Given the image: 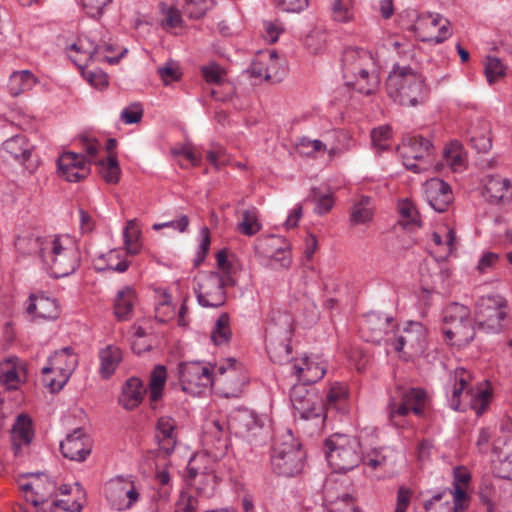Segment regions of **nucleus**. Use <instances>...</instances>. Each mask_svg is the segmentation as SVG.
<instances>
[{"instance_id": "obj_1", "label": "nucleus", "mask_w": 512, "mask_h": 512, "mask_svg": "<svg viewBox=\"0 0 512 512\" xmlns=\"http://www.w3.org/2000/svg\"><path fill=\"white\" fill-rule=\"evenodd\" d=\"M16 245L28 254H38L55 278L68 276L80 266V250L69 236H31L18 239Z\"/></svg>"}, {"instance_id": "obj_2", "label": "nucleus", "mask_w": 512, "mask_h": 512, "mask_svg": "<svg viewBox=\"0 0 512 512\" xmlns=\"http://www.w3.org/2000/svg\"><path fill=\"white\" fill-rule=\"evenodd\" d=\"M342 77L348 87L364 95L374 93L378 85L373 54L364 48L346 47L341 58Z\"/></svg>"}, {"instance_id": "obj_3", "label": "nucleus", "mask_w": 512, "mask_h": 512, "mask_svg": "<svg viewBox=\"0 0 512 512\" xmlns=\"http://www.w3.org/2000/svg\"><path fill=\"white\" fill-rule=\"evenodd\" d=\"M388 96L402 106H416L428 96L424 77L410 66L394 65L386 80Z\"/></svg>"}, {"instance_id": "obj_4", "label": "nucleus", "mask_w": 512, "mask_h": 512, "mask_svg": "<svg viewBox=\"0 0 512 512\" xmlns=\"http://www.w3.org/2000/svg\"><path fill=\"white\" fill-rule=\"evenodd\" d=\"M470 374L463 368L455 370L453 383L446 387L448 405L454 411H466L471 408L477 416H481L488 408L492 393L488 388L472 387L468 379Z\"/></svg>"}, {"instance_id": "obj_5", "label": "nucleus", "mask_w": 512, "mask_h": 512, "mask_svg": "<svg viewBox=\"0 0 512 512\" xmlns=\"http://www.w3.org/2000/svg\"><path fill=\"white\" fill-rule=\"evenodd\" d=\"M429 405V396L422 388L397 386L391 393L387 406L389 423L397 429H408L411 413L422 417Z\"/></svg>"}, {"instance_id": "obj_6", "label": "nucleus", "mask_w": 512, "mask_h": 512, "mask_svg": "<svg viewBox=\"0 0 512 512\" xmlns=\"http://www.w3.org/2000/svg\"><path fill=\"white\" fill-rule=\"evenodd\" d=\"M326 459L334 472L346 473L362 461L360 441L350 435L335 433L325 440Z\"/></svg>"}, {"instance_id": "obj_7", "label": "nucleus", "mask_w": 512, "mask_h": 512, "mask_svg": "<svg viewBox=\"0 0 512 512\" xmlns=\"http://www.w3.org/2000/svg\"><path fill=\"white\" fill-rule=\"evenodd\" d=\"M305 452L292 432H287L277 440L272 448L271 466L275 473L284 477L299 474L304 467Z\"/></svg>"}, {"instance_id": "obj_8", "label": "nucleus", "mask_w": 512, "mask_h": 512, "mask_svg": "<svg viewBox=\"0 0 512 512\" xmlns=\"http://www.w3.org/2000/svg\"><path fill=\"white\" fill-rule=\"evenodd\" d=\"M508 314L507 300L501 295L480 297L475 305L474 318L479 331L499 333Z\"/></svg>"}, {"instance_id": "obj_9", "label": "nucleus", "mask_w": 512, "mask_h": 512, "mask_svg": "<svg viewBox=\"0 0 512 512\" xmlns=\"http://www.w3.org/2000/svg\"><path fill=\"white\" fill-rule=\"evenodd\" d=\"M78 365V357L71 347H64L49 357L41 372L51 392L61 390Z\"/></svg>"}, {"instance_id": "obj_10", "label": "nucleus", "mask_w": 512, "mask_h": 512, "mask_svg": "<svg viewBox=\"0 0 512 512\" xmlns=\"http://www.w3.org/2000/svg\"><path fill=\"white\" fill-rule=\"evenodd\" d=\"M227 430L236 437L258 442L265 431V417L248 408H236L227 417Z\"/></svg>"}, {"instance_id": "obj_11", "label": "nucleus", "mask_w": 512, "mask_h": 512, "mask_svg": "<svg viewBox=\"0 0 512 512\" xmlns=\"http://www.w3.org/2000/svg\"><path fill=\"white\" fill-rule=\"evenodd\" d=\"M432 149L430 140L422 136L409 137L400 147L404 166L415 173L428 170L432 164Z\"/></svg>"}, {"instance_id": "obj_12", "label": "nucleus", "mask_w": 512, "mask_h": 512, "mask_svg": "<svg viewBox=\"0 0 512 512\" xmlns=\"http://www.w3.org/2000/svg\"><path fill=\"white\" fill-rule=\"evenodd\" d=\"M178 374L182 390L191 394L200 393L201 388H206L213 382L212 368L200 361L180 363Z\"/></svg>"}, {"instance_id": "obj_13", "label": "nucleus", "mask_w": 512, "mask_h": 512, "mask_svg": "<svg viewBox=\"0 0 512 512\" xmlns=\"http://www.w3.org/2000/svg\"><path fill=\"white\" fill-rule=\"evenodd\" d=\"M449 21L439 14H421L417 17L412 30L422 42L442 43L451 35Z\"/></svg>"}, {"instance_id": "obj_14", "label": "nucleus", "mask_w": 512, "mask_h": 512, "mask_svg": "<svg viewBox=\"0 0 512 512\" xmlns=\"http://www.w3.org/2000/svg\"><path fill=\"white\" fill-rule=\"evenodd\" d=\"M105 494L111 506L118 511L130 509L139 499L134 482L122 476L111 479L106 484Z\"/></svg>"}, {"instance_id": "obj_15", "label": "nucleus", "mask_w": 512, "mask_h": 512, "mask_svg": "<svg viewBox=\"0 0 512 512\" xmlns=\"http://www.w3.org/2000/svg\"><path fill=\"white\" fill-rule=\"evenodd\" d=\"M195 293L199 305L205 308H217L226 302V291L219 272L211 271L205 275Z\"/></svg>"}, {"instance_id": "obj_16", "label": "nucleus", "mask_w": 512, "mask_h": 512, "mask_svg": "<svg viewBox=\"0 0 512 512\" xmlns=\"http://www.w3.org/2000/svg\"><path fill=\"white\" fill-rule=\"evenodd\" d=\"M57 165L59 175L68 182H79L90 174V161L83 153L64 152Z\"/></svg>"}, {"instance_id": "obj_17", "label": "nucleus", "mask_w": 512, "mask_h": 512, "mask_svg": "<svg viewBox=\"0 0 512 512\" xmlns=\"http://www.w3.org/2000/svg\"><path fill=\"white\" fill-rule=\"evenodd\" d=\"M11 447L16 459L22 460L34 438L33 421L30 416H17L11 430Z\"/></svg>"}, {"instance_id": "obj_18", "label": "nucleus", "mask_w": 512, "mask_h": 512, "mask_svg": "<svg viewBox=\"0 0 512 512\" xmlns=\"http://www.w3.org/2000/svg\"><path fill=\"white\" fill-rule=\"evenodd\" d=\"M62 455L73 461H84L92 450V442L82 428H76L60 442Z\"/></svg>"}, {"instance_id": "obj_19", "label": "nucleus", "mask_w": 512, "mask_h": 512, "mask_svg": "<svg viewBox=\"0 0 512 512\" xmlns=\"http://www.w3.org/2000/svg\"><path fill=\"white\" fill-rule=\"evenodd\" d=\"M424 193L429 205L439 213L448 210L453 203V192L448 183L439 178H431L424 184Z\"/></svg>"}, {"instance_id": "obj_20", "label": "nucleus", "mask_w": 512, "mask_h": 512, "mask_svg": "<svg viewBox=\"0 0 512 512\" xmlns=\"http://www.w3.org/2000/svg\"><path fill=\"white\" fill-rule=\"evenodd\" d=\"M392 318L379 313H368L360 325L362 337L367 342L380 343L388 334Z\"/></svg>"}, {"instance_id": "obj_21", "label": "nucleus", "mask_w": 512, "mask_h": 512, "mask_svg": "<svg viewBox=\"0 0 512 512\" xmlns=\"http://www.w3.org/2000/svg\"><path fill=\"white\" fill-rule=\"evenodd\" d=\"M483 196L491 204L512 200V183L499 175H487L484 179Z\"/></svg>"}, {"instance_id": "obj_22", "label": "nucleus", "mask_w": 512, "mask_h": 512, "mask_svg": "<svg viewBox=\"0 0 512 512\" xmlns=\"http://www.w3.org/2000/svg\"><path fill=\"white\" fill-rule=\"evenodd\" d=\"M290 373L296 376L298 382H303V384H314L324 377L326 367L318 361L308 356H304L291 365Z\"/></svg>"}, {"instance_id": "obj_23", "label": "nucleus", "mask_w": 512, "mask_h": 512, "mask_svg": "<svg viewBox=\"0 0 512 512\" xmlns=\"http://www.w3.org/2000/svg\"><path fill=\"white\" fill-rule=\"evenodd\" d=\"M25 310L27 314L35 315L44 320H53L59 315L57 301L46 296L43 292L30 294Z\"/></svg>"}, {"instance_id": "obj_24", "label": "nucleus", "mask_w": 512, "mask_h": 512, "mask_svg": "<svg viewBox=\"0 0 512 512\" xmlns=\"http://www.w3.org/2000/svg\"><path fill=\"white\" fill-rule=\"evenodd\" d=\"M426 330L419 322H410L395 338L393 348L400 352L405 346L418 350L424 347Z\"/></svg>"}, {"instance_id": "obj_25", "label": "nucleus", "mask_w": 512, "mask_h": 512, "mask_svg": "<svg viewBox=\"0 0 512 512\" xmlns=\"http://www.w3.org/2000/svg\"><path fill=\"white\" fill-rule=\"evenodd\" d=\"M145 393L146 389L142 380L137 377H131L122 385L118 402L124 409L131 411L140 405Z\"/></svg>"}, {"instance_id": "obj_26", "label": "nucleus", "mask_w": 512, "mask_h": 512, "mask_svg": "<svg viewBox=\"0 0 512 512\" xmlns=\"http://www.w3.org/2000/svg\"><path fill=\"white\" fill-rule=\"evenodd\" d=\"M175 428L176 422L169 416H162L157 421L155 438L160 451L165 455H170L174 451L177 442Z\"/></svg>"}, {"instance_id": "obj_27", "label": "nucleus", "mask_w": 512, "mask_h": 512, "mask_svg": "<svg viewBox=\"0 0 512 512\" xmlns=\"http://www.w3.org/2000/svg\"><path fill=\"white\" fill-rule=\"evenodd\" d=\"M137 295L133 287L125 286L119 290L114 299V315L119 321H127L132 318Z\"/></svg>"}, {"instance_id": "obj_28", "label": "nucleus", "mask_w": 512, "mask_h": 512, "mask_svg": "<svg viewBox=\"0 0 512 512\" xmlns=\"http://www.w3.org/2000/svg\"><path fill=\"white\" fill-rule=\"evenodd\" d=\"M187 480L194 485L198 494L207 498L214 495L216 476L210 472H200L190 461L187 466Z\"/></svg>"}, {"instance_id": "obj_29", "label": "nucleus", "mask_w": 512, "mask_h": 512, "mask_svg": "<svg viewBox=\"0 0 512 512\" xmlns=\"http://www.w3.org/2000/svg\"><path fill=\"white\" fill-rule=\"evenodd\" d=\"M308 384L298 382L293 384L290 389V400L296 410L299 411L300 415L304 419H311L314 417H320V411H316L315 408H310V394L306 388Z\"/></svg>"}, {"instance_id": "obj_30", "label": "nucleus", "mask_w": 512, "mask_h": 512, "mask_svg": "<svg viewBox=\"0 0 512 512\" xmlns=\"http://www.w3.org/2000/svg\"><path fill=\"white\" fill-rule=\"evenodd\" d=\"M397 453L393 448L380 447L373 448L362 453V461L364 465L370 467L373 470L387 469L394 466L396 462Z\"/></svg>"}, {"instance_id": "obj_31", "label": "nucleus", "mask_w": 512, "mask_h": 512, "mask_svg": "<svg viewBox=\"0 0 512 512\" xmlns=\"http://www.w3.org/2000/svg\"><path fill=\"white\" fill-rule=\"evenodd\" d=\"M25 369L17 357H9L0 362V381L9 390H15L22 382L21 372Z\"/></svg>"}, {"instance_id": "obj_32", "label": "nucleus", "mask_w": 512, "mask_h": 512, "mask_svg": "<svg viewBox=\"0 0 512 512\" xmlns=\"http://www.w3.org/2000/svg\"><path fill=\"white\" fill-rule=\"evenodd\" d=\"M477 326L471 324L470 318L467 321H460L451 326H444L442 331L448 341H453L458 346L469 344L475 337Z\"/></svg>"}, {"instance_id": "obj_33", "label": "nucleus", "mask_w": 512, "mask_h": 512, "mask_svg": "<svg viewBox=\"0 0 512 512\" xmlns=\"http://www.w3.org/2000/svg\"><path fill=\"white\" fill-rule=\"evenodd\" d=\"M99 360L101 377L109 379L122 361V352L117 346L107 345L99 351Z\"/></svg>"}, {"instance_id": "obj_34", "label": "nucleus", "mask_w": 512, "mask_h": 512, "mask_svg": "<svg viewBox=\"0 0 512 512\" xmlns=\"http://www.w3.org/2000/svg\"><path fill=\"white\" fill-rule=\"evenodd\" d=\"M36 84V78L29 70L14 71L8 82V90L12 96L31 90Z\"/></svg>"}, {"instance_id": "obj_35", "label": "nucleus", "mask_w": 512, "mask_h": 512, "mask_svg": "<svg viewBox=\"0 0 512 512\" xmlns=\"http://www.w3.org/2000/svg\"><path fill=\"white\" fill-rule=\"evenodd\" d=\"M3 150L18 161H25L31 155L30 145L24 135H15L7 139L2 146Z\"/></svg>"}, {"instance_id": "obj_36", "label": "nucleus", "mask_w": 512, "mask_h": 512, "mask_svg": "<svg viewBox=\"0 0 512 512\" xmlns=\"http://www.w3.org/2000/svg\"><path fill=\"white\" fill-rule=\"evenodd\" d=\"M232 337V330L230 326V316L228 313H222L215 321L211 330V341L221 346L227 344Z\"/></svg>"}, {"instance_id": "obj_37", "label": "nucleus", "mask_w": 512, "mask_h": 512, "mask_svg": "<svg viewBox=\"0 0 512 512\" xmlns=\"http://www.w3.org/2000/svg\"><path fill=\"white\" fill-rule=\"evenodd\" d=\"M465 160L463 147L458 141L451 142L443 151V161L454 172L465 168Z\"/></svg>"}, {"instance_id": "obj_38", "label": "nucleus", "mask_w": 512, "mask_h": 512, "mask_svg": "<svg viewBox=\"0 0 512 512\" xmlns=\"http://www.w3.org/2000/svg\"><path fill=\"white\" fill-rule=\"evenodd\" d=\"M372 217L371 198L362 196L351 208L350 222L352 225L366 224L372 220Z\"/></svg>"}, {"instance_id": "obj_39", "label": "nucleus", "mask_w": 512, "mask_h": 512, "mask_svg": "<svg viewBox=\"0 0 512 512\" xmlns=\"http://www.w3.org/2000/svg\"><path fill=\"white\" fill-rule=\"evenodd\" d=\"M167 371L165 366L156 365L151 372L149 391L150 402H157L162 397V392L166 383Z\"/></svg>"}, {"instance_id": "obj_40", "label": "nucleus", "mask_w": 512, "mask_h": 512, "mask_svg": "<svg viewBox=\"0 0 512 512\" xmlns=\"http://www.w3.org/2000/svg\"><path fill=\"white\" fill-rule=\"evenodd\" d=\"M98 166L100 175L107 183L119 182L121 169L115 154H110L106 159L99 160Z\"/></svg>"}, {"instance_id": "obj_41", "label": "nucleus", "mask_w": 512, "mask_h": 512, "mask_svg": "<svg viewBox=\"0 0 512 512\" xmlns=\"http://www.w3.org/2000/svg\"><path fill=\"white\" fill-rule=\"evenodd\" d=\"M399 223L408 230H414L421 227L419 213L413 203L408 200L399 204Z\"/></svg>"}, {"instance_id": "obj_42", "label": "nucleus", "mask_w": 512, "mask_h": 512, "mask_svg": "<svg viewBox=\"0 0 512 512\" xmlns=\"http://www.w3.org/2000/svg\"><path fill=\"white\" fill-rule=\"evenodd\" d=\"M262 228L259 222L258 210L255 207L246 209L242 212V221L238 224V230L246 235L253 236Z\"/></svg>"}, {"instance_id": "obj_43", "label": "nucleus", "mask_w": 512, "mask_h": 512, "mask_svg": "<svg viewBox=\"0 0 512 512\" xmlns=\"http://www.w3.org/2000/svg\"><path fill=\"white\" fill-rule=\"evenodd\" d=\"M124 245L127 253L130 255H137L141 251L140 231L134 220L127 222L123 231Z\"/></svg>"}, {"instance_id": "obj_44", "label": "nucleus", "mask_w": 512, "mask_h": 512, "mask_svg": "<svg viewBox=\"0 0 512 512\" xmlns=\"http://www.w3.org/2000/svg\"><path fill=\"white\" fill-rule=\"evenodd\" d=\"M100 259L106 261L105 266L98 267L99 271H114L123 273L129 268V262L123 258V255L118 250H111L107 254H102Z\"/></svg>"}, {"instance_id": "obj_45", "label": "nucleus", "mask_w": 512, "mask_h": 512, "mask_svg": "<svg viewBox=\"0 0 512 512\" xmlns=\"http://www.w3.org/2000/svg\"><path fill=\"white\" fill-rule=\"evenodd\" d=\"M333 18L338 22H349L356 15L353 0H334L331 5Z\"/></svg>"}, {"instance_id": "obj_46", "label": "nucleus", "mask_w": 512, "mask_h": 512, "mask_svg": "<svg viewBox=\"0 0 512 512\" xmlns=\"http://www.w3.org/2000/svg\"><path fill=\"white\" fill-rule=\"evenodd\" d=\"M348 392L346 388L340 384H333L326 395L327 406L329 409L333 408L338 411H344Z\"/></svg>"}, {"instance_id": "obj_47", "label": "nucleus", "mask_w": 512, "mask_h": 512, "mask_svg": "<svg viewBox=\"0 0 512 512\" xmlns=\"http://www.w3.org/2000/svg\"><path fill=\"white\" fill-rule=\"evenodd\" d=\"M113 51L112 44H101L95 46L92 50L84 52L89 59L100 62H107L109 64H117L120 58L124 55L126 50L122 51L118 56H110L109 53Z\"/></svg>"}, {"instance_id": "obj_48", "label": "nucleus", "mask_w": 512, "mask_h": 512, "mask_svg": "<svg viewBox=\"0 0 512 512\" xmlns=\"http://www.w3.org/2000/svg\"><path fill=\"white\" fill-rule=\"evenodd\" d=\"M470 318V310L467 306L452 303L444 311V326H451L460 321H467Z\"/></svg>"}, {"instance_id": "obj_49", "label": "nucleus", "mask_w": 512, "mask_h": 512, "mask_svg": "<svg viewBox=\"0 0 512 512\" xmlns=\"http://www.w3.org/2000/svg\"><path fill=\"white\" fill-rule=\"evenodd\" d=\"M432 241L439 249H441L442 254L440 257L442 259L447 258L456 248V235L452 229H448L446 231L444 239L438 232H433Z\"/></svg>"}, {"instance_id": "obj_50", "label": "nucleus", "mask_w": 512, "mask_h": 512, "mask_svg": "<svg viewBox=\"0 0 512 512\" xmlns=\"http://www.w3.org/2000/svg\"><path fill=\"white\" fill-rule=\"evenodd\" d=\"M310 197L316 202L314 212L318 215L326 214L334 205L332 195L322 194L319 188H312Z\"/></svg>"}, {"instance_id": "obj_51", "label": "nucleus", "mask_w": 512, "mask_h": 512, "mask_svg": "<svg viewBox=\"0 0 512 512\" xmlns=\"http://www.w3.org/2000/svg\"><path fill=\"white\" fill-rule=\"evenodd\" d=\"M506 72V66L496 57H488L485 64V75L489 83L497 81L503 77Z\"/></svg>"}, {"instance_id": "obj_52", "label": "nucleus", "mask_w": 512, "mask_h": 512, "mask_svg": "<svg viewBox=\"0 0 512 512\" xmlns=\"http://www.w3.org/2000/svg\"><path fill=\"white\" fill-rule=\"evenodd\" d=\"M390 137L391 129L388 126L374 128L371 132L372 145L379 151H384L389 148L387 141Z\"/></svg>"}, {"instance_id": "obj_53", "label": "nucleus", "mask_w": 512, "mask_h": 512, "mask_svg": "<svg viewBox=\"0 0 512 512\" xmlns=\"http://www.w3.org/2000/svg\"><path fill=\"white\" fill-rule=\"evenodd\" d=\"M326 512H358V509L353 502L352 496L344 493L338 500L330 502Z\"/></svg>"}, {"instance_id": "obj_54", "label": "nucleus", "mask_w": 512, "mask_h": 512, "mask_svg": "<svg viewBox=\"0 0 512 512\" xmlns=\"http://www.w3.org/2000/svg\"><path fill=\"white\" fill-rule=\"evenodd\" d=\"M202 76L209 84L217 85L218 87L225 81V73L217 64L204 66L201 69Z\"/></svg>"}, {"instance_id": "obj_55", "label": "nucleus", "mask_w": 512, "mask_h": 512, "mask_svg": "<svg viewBox=\"0 0 512 512\" xmlns=\"http://www.w3.org/2000/svg\"><path fill=\"white\" fill-rule=\"evenodd\" d=\"M158 74L165 85L178 80L181 76L177 63L170 61L158 68Z\"/></svg>"}, {"instance_id": "obj_56", "label": "nucleus", "mask_w": 512, "mask_h": 512, "mask_svg": "<svg viewBox=\"0 0 512 512\" xmlns=\"http://www.w3.org/2000/svg\"><path fill=\"white\" fill-rule=\"evenodd\" d=\"M143 115V110L140 104L133 103L126 107L121 112V120L126 124L138 123Z\"/></svg>"}, {"instance_id": "obj_57", "label": "nucleus", "mask_w": 512, "mask_h": 512, "mask_svg": "<svg viewBox=\"0 0 512 512\" xmlns=\"http://www.w3.org/2000/svg\"><path fill=\"white\" fill-rule=\"evenodd\" d=\"M245 73L249 75L250 78L259 79V80H268L270 79V74L267 71V67L265 63L261 60L256 59L253 60L250 66L245 70Z\"/></svg>"}, {"instance_id": "obj_58", "label": "nucleus", "mask_w": 512, "mask_h": 512, "mask_svg": "<svg viewBox=\"0 0 512 512\" xmlns=\"http://www.w3.org/2000/svg\"><path fill=\"white\" fill-rule=\"evenodd\" d=\"M109 2L111 0H81L85 12L92 18L99 17Z\"/></svg>"}, {"instance_id": "obj_59", "label": "nucleus", "mask_w": 512, "mask_h": 512, "mask_svg": "<svg viewBox=\"0 0 512 512\" xmlns=\"http://www.w3.org/2000/svg\"><path fill=\"white\" fill-rule=\"evenodd\" d=\"M189 225V218L186 215H182L179 219L171 220L163 223H156L152 226V228L156 231L161 230L163 228H172L178 232H185Z\"/></svg>"}, {"instance_id": "obj_60", "label": "nucleus", "mask_w": 512, "mask_h": 512, "mask_svg": "<svg viewBox=\"0 0 512 512\" xmlns=\"http://www.w3.org/2000/svg\"><path fill=\"white\" fill-rule=\"evenodd\" d=\"M276 6L284 11L298 13L308 6V0H274Z\"/></svg>"}, {"instance_id": "obj_61", "label": "nucleus", "mask_w": 512, "mask_h": 512, "mask_svg": "<svg viewBox=\"0 0 512 512\" xmlns=\"http://www.w3.org/2000/svg\"><path fill=\"white\" fill-rule=\"evenodd\" d=\"M200 235H201V242H200V245H199V248H198V251L196 254V258H195V264L197 266L200 265L204 261L206 254L208 253L210 243H211L209 229L207 227H203L201 229Z\"/></svg>"}, {"instance_id": "obj_62", "label": "nucleus", "mask_w": 512, "mask_h": 512, "mask_svg": "<svg viewBox=\"0 0 512 512\" xmlns=\"http://www.w3.org/2000/svg\"><path fill=\"white\" fill-rule=\"evenodd\" d=\"M494 470L499 478L512 479V455H505L503 459L495 463Z\"/></svg>"}, {"instance_id": "obj_63", "label": "nucleus", "mask_w": 512, "mask_h": 512, "mask_svg": "<svg viewBox=\"0 0 512 512\" xmlns=\"http://www.w3.org/2000/svg\"><path fill=\"white\" fill-rule=\"evenodd\" d=\"M487 132H489L487 130ZM470 143L474 149L477 150V152L485 153L489 151L492 147V141L491 137L489 136V133L477 135L476 133L471 135L470 137Z\"/></svg>"}, {"instance_id": "obj_64", "label": "nucleus", "mask_w": 512, "mask_h": 512, "mask_svg": "<svg viewBox=\"0 0 512 512\" xmlns=\"http://www.w3.org/2000/svg\"><path fill=\"white\" fill-rule=\"evenodd\" d=\"M198 501L196 498L181 494L179 500L176 503L175 512H197Z\"/></svg>"}]
</instances>
